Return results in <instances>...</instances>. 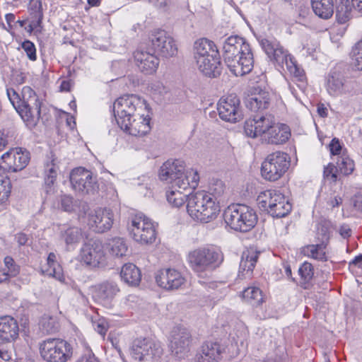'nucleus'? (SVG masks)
I'll return each mask as SVG.
<instances>
[{
  "label": "nucleus",
  "mask_w": 362,
  "mask_h": 362,
  "mask_svg": "<svg viewBox=\"0 0 362 362\" xmlns=\"http://www.w3.org/2000/svg\"><path fill=\"white\" fill-rule=\"evenodd\" d=\"M59 324L57 321L53 320L52 317L49 318L48 325H47V332H55L59 330Z\"/></svg>",
  "instance_id": "56"
},
{
  "label": "nucleus",
  "mask_w": 362,
  "mask_h": 362,
  "mask_svg": "<svg viewBox=\"0 0 362 362\" xmlns=\"http://www.w3.org/2000/svg\"><path fill=\"white\" fill-rule=\"evenodd\" d=\"M129 229L133 239L141 244L152 243L156 240L155 225L143 214H136L132 217Z\"/></svg>",
  "instance_id": "11"
},
{
  "label": "nucleus",
  "mask_w": 362,
  "mask_h": 362,
  "mask_svg": "<svg viewBox=\"0 0 362 362\" xmlns=\"http://www.w3.org/2000/svg\"><path fill=\"white\" fill-rule=\"evenodd\" d=\"M76 362H100L98 358L92 353L81 356Z\"/></svg>",
  "instance_id": "55"
},
{
  "label": "nucleus",
  "mask_w": 362,
  "mask_h": 362,
  "mask_svg": "<svg viewBox=\"0 0 362 362\" xmlns=\"http://www.w3.org/2000/svg\"><path fill=\"white\" fill-rule=\"evenodd\" d=\"M72 356V346L66 341L47 337V362H66Z\"/></svg>",
  "instance_id": "14"
},
{
  "label": "nucleus",
  "mask_w": 362,
  "mask_h": 362,
  "mask_svg": "<svg viewBox=\"0 0 362 362\" xmlns=\"http://www.w3.org/2000/svg\"><path fill=\"white\" fill-rule=\"evenodd\" d=\"M22 47L30 60L33 61L36 59V49L33 42L29 40H26L23 42Z\"/></svg>",
  "instance_id": "51"
},
{
  "label": "nucleus",
  "mask_w": 362,
  "mask_h": 362,
  "mask_svg": "<svg viewBox=\"0 0 362 362\" xmlns=\"http://www.w3.org/2000/svg\"><path fill=\"white\" fill-rule=\"evenodd\" d=\"M15 239L20 245H25L28 241V235L23 233H17Z\"/></svg>",
  "instance_id": "57"
},
{
  "label": "nucleus",
  "mask_w": 362,
  "mask_h": 362,
  "mask_svg": "<svg viewBox=\"0 0 362 362\" xmlns=\"http://www.w3.org/2000/svg\"><path fill=\"white\" fill-rule=\"evenodd\" d=\"M330 152L333 155H339L341 151V146L338 139H333L329 144Z\"/></svg>",
  "instance_id": "54"
},
{
  "label": "nucleus",
  "mask_w": 362,
  "mask_h": 362,
  "mask_svg": "<svg viewBox=\"0 0 362 362\" xmlns=\"http://www.w3.org/2000/svg\"><path fill=\"white\" fill-rule=\"evenodd\" d=\"M30 160L29 152L22 148H13L3 154L0 160V170L17 172L24 169Z\"/></svg>",
  "instance_id": "15"
},
{
  "label": "nucleus",
  "mask_w": 362,
  "mask_h": 362,
  "mask_svg": "<svg viewBox=\"0 0 362 362\" xmlns=\"http://www.w3.org/2000/svg\"><path fill=\"white\" fill-rule=\"evenodd\" d=\"M7 269L8 271L6 272L8 274L10 277L16 276L19 272V267L16 264Z\"/></svg>",
  "instance_id": "58"
},
{
  "label": "nucleus",
  "mask_w": 362,
  "mask_h": 362,
  "mask_svg": "<svg viewBox=\"0 0 362 362\" xmlns=\"http://www.w3.org/2000/svg\"><path fill=\"white\" fill-rule=\"evenodd\" d=\"M314 13L322 19L330 18L334 13L333 0H311Z\"/></svg>",
  "instance_id": "36"
},
{
  "label": "nucleus",
  "mask_w": 362,
  "mask_h": 362,
  "mask_svg": "<svg viewBox=\"0 0 362 362\" xmlns=\"http://www.w3.org/2000/svg\"><path fill=\"white\" fill-rule=\"evenodd\" d=\"M223 58L230 71L236 76L250 73L254 66V58L250 45L238 35L228 37L224 41Z\"/></svg>",
  "instance_id": "1"
},
{
  "label": "nucleus",
  "mask_w": 362,
  "mask_h": 362,
  "mask_svg": "<svg viewBox=\"0 0 362 362\" xmlns=\"http://www.w3.org/2000/svg\"><path fill=\"white\" fill-rule=\"evenodd\" d=\"M259 253L254 248H250L243 252L239 267L238 276L240 279H250L252 277Z\"/></svg>",
  "instance_id": "29"
},
{
  "label": "nucleus",
  "mask_w": 362,
  "mask_h": 362,
  "mask_svg": "<svg viewBox=\"0 0 362 362\" xmlns=\"http://www.w3.org/2000/svg\"><path fill=\"white\" fill-rule=\"evenodd\" d=\"M217 110L220 118L226 122L236 123L243 119L240 101L235 95L221 98L217 105Z\"/></svg>",
  "instance_id": "17"
},
{
  "label": "nucleus",
  "mask_w": 362,
  "mask_h": 362,
  "mask_svg": "<svg viewBox=\"0 0 362 362\" xmlns=\"http://www.w3.org/2000/svg\"><path fill=\"white\" fill-rule=\"evenodd\" d=\"M105 250L111 257L121 258L127 255L128 245L124 238L115 237L107 240Z\"/></svg>",
  "instance_id": "34"
},
{
  "label": "nucleus",
  "mask_w": 362,
  "mask_h": 362,
  "mask_svg": "<svg viewBox=\"0 0 362 362\" xmlns=\"http://www.w3.org/2000/svg\"><path fill=\"white\" fill-rule=\"evenodd\" d=\"M327 90L329 95L338 96L350 90L349 83L341 74L332 72L327 81Z\"/></svg>",
  "instance_id": "33"
},
{
  "label": "nucleus",
  "mask_w": 362,
  "mask_h": 362,
  "mask_svg": "<svg viewBox=\"0 0 362 362\" xmlns=\"http://www.w3.org/2000/svg\"><path fill=\"white\" fill-rule=\"evenodd\" d=\"M61 237L66 245H75L81 242L83 238V235L81 228L75 226H64L61 229Z\"/></svg>",
  "instance_id": "39"
},
{
  "label": "nucleus",
  "mask_w": 362,
  "mask_h": 362,
  "mask_svg": "<svg viewBox=\"0 0 362 362\" xmlns=\"http://www.w3.org/2000/svg\"><path fill=\"white\" fill-rule=\"evenodd\" d=\"M122 279L130 286H137L141 279V272L134 264H125L120 272Z\"/></svg>",
  "instance_id": "35"
},
{
  "label": "nucleus",
  "mask_w": 362,
  "mask_h": 362,
  "mask_svg": "<svg viewBox=\"0 0 362 362\" xmlns=\"http://www.w3.org/2000/svg\"><path fill=\"white\" fill-rule=\"evenodd\" d=\"M271 97L269 92L259 88H255L245 99V105L250 111L261 112L268 109Z\"/></svg>",
  "instance_id": "24"
},
{
  "label": "nucleus",
  "mask_w": 362,
  "mask_h": 362,
  "mask_svg": "<svg viewBox=\"0 0 362 362\" xmlns=\"http://www.w3.org/2000/svg\"><path fill=\"white\" fill-rule=\"evenodd\" d=\"M61 206L62 209L65 211H70L72 209V198L69 196H63L61 197L60 205L58 204L57 206L54 207L59 208Z\"/></svg>",
  "instance_id": "52"
},
{
  "label": "nucleus",
  "mask_w": 362,
  "mask_h": 362,
  "mask_svg": "<svg viewBox=\"0 0 362 362\" xmlns=\"http://www.w3.org/2000/svg\"><path fill=\"white\" fill-rule=\"evenodd\" d=\"M103 248L102 243L98 240L85 244L81 252L82 260L91 267L98 266L105 261Z\"/></svg>",
  "instance_id": "22"
},
{
  "label": "nucleus",
  "mask_w": 362,
  "mask_h": 362,
  "mask_svg": "<svg viewBox=\"0 0 362 362\" xmlns=\"http://www.w3.org/2000/svg\"><path fill=\"white\" fill-rule=\"evenodd\" d=\"M159 177L161 180L170 182L174 187L187 190L198 186L199 176L197 170H185L182 160H167L160 168Z\"/></svg>",
  "instance_id": "4"
},
{
  "label": "nucleus",
  "mask_w": 362,
  "mask_h": 362,
  "mask_svg": "<svg viewBox=\"0 0 362 362\" xmlns=\"http://www.w3.org/2000/svg\"><path fill=\"white\" fill-rule=\"evenodd\" d=\"M69 180L72 189L83 195L94 194L98 189L93 173L82 167L76 168L71 171Z\"/></svg>",
  "instance_id": "13"
},
{
  "label": "nucleus",
  "mask_w": 362,
  "mask_h": 362,
  "mask_svg": "<svg viewBox=\"0 0 362 362\" xmlns=\"http://www.w3.org/2000/svg\"><path fill=\"white\" fill-rule=\"evenodd\" d=\"M71 89V82L68 81H63L60 85V90L62 91H69Z\"/></svg>",
  "instance_id": "62"
},
{
  "label": "nucleus",
  "mask_w": 362,
  "mask_h": 362,
  "mask_svg": "<svg viewBox=\"0 0 362 362\" xmlns=\"http://www.w3.org/2000/svg\"><path fill=\"white\" fill-rule=\"evenodd\" d=\"M262 48L270 61L284 69V66L291 74L296 77L301 76L302 71L298 66L293 57L276 40L262 39Z\"/></svg>",
  "instance_id": "7"
},
{
  "label": "nucleus",
  "mask_w": 362,
  "mask_h": 362,
  "mask_svg": "<svg viewBox=\"0 0 362 362\" xmlns=\"http://www.w3.org/2000/svg\"><path fill=\"white\" fill-rule=\"evenodd\" d=\"M350 264H354L358 268H362V254L356 256L351 262Z\"/></svg>",
  "instance_id": "61"
},
{
  "label": "nucleus",
  "mask_w": 362,
  "mask_h": 362,
  "mask_svg": "<svg viewBox=\"0 0 362 362\" xmlns=\"http://www.w3.org/2000/svg\"><path fill=\"white\" fill-rule=\"evenodd\" d=\"M148 105L145 100L134 94L124 95L117 99L113 104L114 115L117 123L147 112Z\"/></svg>",
  "instance_id": "9"
},
{
  "label": "nucleus",
  "mask_w": 362,
  "mask_h": 362,
  "mask_svg": "<svg viewBox=\"0 0 362 362\" xmlns=\"http://www.w3.org/2000/svg\"><path fill=\"white\" fill-rule=\"evenodd\" d=\"M47 274L54 278L61 283H65V276L62 267L57 262L56 254L50 252L47 257Z\"/></svg>",
  "instance_id": "38"
},
{
  "label": "nucleus",
  "mask_w": 362,
  "mask_h": 362,
  "mask_svg": "<svg viewBox=\"0 0 362 362\" xmlns=\"http://www.w3.org/2000/svg\"><path fill=\"white\" fill-rule=\"evenodd\" d=\"M18 325L17 321L9 315L0 317V341L11 342L18 337Z\"/></svg>",
  "instance_id": "30"
},
{
  "label": "nucleus",
  "mask_w": 362,
  "mask_h": 362,
  "mask_svg": "<svg viewBox=\"0 0 362 362\" xmlns=\"http://www.w3.org/2000/svg\"><path fill=\"white\" fill-rule=\"evenodd\" d=\"M317 112L319 115L322 117H327V110L323 105H319L317 107Z\"/></svg>",
  "instance_id": "63"
},
{
  "label": "nucleus",
  "mask_w": 362,
  "mask_h": 362,
  "mask_svg": "<svg viewBox=\"0 0 362 362\" xmlns=\"http://www.w3.org/2000/svg\"><path fill=\"white\" fill-rule=\"evenodd\" d=\"M14 139L13 132L8 130L0 131V151L11 143Z\"/></svg>",
  "instance_id": "48"
},
{
  "label": "nucleus",
  "mask_w": 362,
  "mask_h": 362,
  "mask_svg": "<svg viewBox=\"0 0 362 362\" xmlns=\"http://www.w3.org/2000/svg\"><path fill=\"white\" fill-rule=\"evenodd\" d=\"M157 284L165 290H175L185 283V278L175 269H164L157 272L156 274Z\"/></svg>",
  "instance_id": "21"
},
{
  "label": "nucleus",
  "mask_w": 362,
  "mask_h": 362,
  "mask_svg": "<svg viewBox=\"0 0 362 362\" xmlns=\"http://www.w3.org/2000/svg\"><path fill=\"white\" fill-rule=\"evenodd\" d=\"M187 190L174 187L173 185L170 187V190L166 192V198L169 204L175 207L182 206L185 202H187L189 197L191 195L190 189Z\"/></svg>",
  "instance_id": "37"
},
{
  "label": "nucleus",
  "mask_w": 362,
  "mask_h": 362,
  "mask_svg": "<svg viewBox=\"0 0 362 362\" xmlns=\"http://www.w3.org/2000/svg\"><path fill=\"white\" fill-rule=\"evenodd\" d=\"M150 42L155 53L163 57H172L177 54V47L174 39L163 30L153 32Z\"/></svg>",
  "instance_id": "16"
},
{
  "label": "nucleus",
  "mask_w": 362,
  "mask_h": 362,
  "mask_svg": "<svg viewBox=\"0 0 362 362\" xmlns=\"http://www.w3.org/2000/svg\"><path fill=\"white\" fill-rule=\"evenodd\" d=\"M289 156L282 151L269 154L261 168L262 177L269 181H276L281 177L290 166Z\"/></svg>",
  "instance_id": "10"
},
{
  "label": "nucleus",
  "mask_w": 362,
  "mask_h": 362,
  "mask_svg": "<svg viewBox=\"0 0 362 362\" xmlns=\"http://www.w3.org/2000/svg\"><path fill=\"white\" fill-rule=\"evenodd\" d=\"M119 291V289L115 282L105 281L95 287L93 297L95 301L107 306Z\"/></svg>",
  "instance_id": "27"
},
{
  "label": "nucleus",
  "mask_w": 362,
  "mask_h": 362,
  "mask_svg": "<svg viewBox=\"0 0 362 362\" xmlns=\"http://www.w3.org/2000/svg\"><path fill=\"white\" fill-rule=\"evenodd\" d=\"M338 168L336 167L332 163H329L326 167L324 168L323 175L324 177L327 179H329L333 182H336L337 180V172H338Z\"/></svg>",
  "instance_id": "49"
},
{
  "label": "nucleus",
  "mask_w": 362,
  "mask_h": 362,
  "mask_svg": "<svg viewBox=\"0 0 362 362\" xmlns=\"http://www.w3.org/2000/svg\"><path fill=\"white\" fill-rule=\"evenodd\" d=\"M113 217L112 210L100 208L89 215L88 224L94 231L104 233L112 228Z\"/></svg>",
  "instance_id": "23"
},
{
  "label": "nucleus",
  "mask_w": 362,
  "mask_h": 362,
  "mask_svg": "<svg viewBox=\"0 0 362 362\" xmlns=\"http://www.w3.org/2000/svg\"><path fill=\"white\" fill-rule=\"evenodd\" d=\"M58 168L54 163V159L52 160V167L49 168V175L47 176V187L54 186L57 176Z\"/></svg>",
  "instance_id": "50"
},
{
  "label": "nucleus",
  "mask_w": 362,
  "mask_h": 362,
  "mask_svg": "<svg viewBox=\"0 0 362 362\" xmlns=\"http://www.w3.org/2000/svg\"><path fill=\"white\" fill-rule=\"evenodd\" d=\"M223 348L217 342L208 341L204 343L200 353L197 356V362H218Z\"/></svg>",
  "instance_id": "32"
},
{
  "label": "nucleus",
  "mask_w": 362,
  "mask_h": 362,
  "mask_svg": "<svg viewBox=\"0 0 362 362\" xmlns=\"http://www.w3.org/2000/svg\"><path fill=\"white\" fill-rule=\"evenodd\" d=\"M303 253L317 260L325 262L327 259L324 243L308 245L303 248Z\"/></svg>",
  "instance_id": "43"
},
{
  "label": "nucleus",
  "mask_w": 362,
  "mask_h": 362,
  "mask_svg": "<svg viewBox=\"0 0 362 362\" xmlns=\"http://www.w3.org/2000/svg\"><path fill=\"white\" fill-rule=\"evenodd\" d=\"M194 59L197 64H200L203 67L205 58L218 57L219 55L218 50L214 42L202 38L197 40L194 43Z\"/></svg>",
  "instance_id": "25"
},
{
  "label": "nucleus",
  "mask_w": 362,
  "mask_h": 362,
  "mask_svg": "<svg viewBox=\"0 0 362 362\" xmlns=\"http://www.w3.org/2000/svg\"><path fill=\"white\" fill-rule=\"evenodd\" d=\"M205 59L204 68L200 66V64H197L199 70L209 77L214 78L220 75L221 71L220 56L218 57L205 58Z\"/></svg>",
  "instance_id": "41"
},
{
  "label": "nucleus",
  "mask_w": 362,
  "mask_h": 362,
  "mask_svg": "<svg viewBox=\"0 0 362 362\" xmlns=\"http://www.w3.org/2000/svg\"><path fill=\"white\" fill-rule=\"evenodd\" d=\"M147 112H141V115L132 117L127 120H119V127L126 133L134 136H141L148 134L151 130V118Z\"/></svg>",
  "instance_id": "18"
},
{
  "label": "nucleus",
  "mask_w": 362,
  "mask_h": 362,
  "mask_svg": "<svg viewBox=\"0 0 362 362\" xmlns=\"http://www.w3.org/2000/svg\"><path fill=\"white\" fill-rule=\"evenodd\" d=\"M131 354L135 360L139 361L157 359L163 354L160 343L151 338H139L134 341Z\"/></svg>",
  "instance_id": "12"
},
{
  "label": "nucleus",
  "mask_w": 362,
  "mask_h": 362,
  "mask_svg": "<svg viewBox=\"0 0 362 362\" xmlns=\"http://www.w3.org/2000/svg\"><path fill=\"white\" fill-rule=\"evenodd\" d=\"M191 334L184 327H175L170 339V348L173 354L177 358H184L189 351Z\"/></svg>",
  "instance_id": "20"
},
{
  "label": "nucleus",
  "mask_w": 362,
  "mask_h": 362,
  "mask_svg": "<svg viewBox=\"0 0 362 362\" xmlns=\"http://www.w3.org/2000/svg\"><path fill=\"white\" fill-rule=\"evenodd\" d=\"M93 326H94L95 330L98 334H100V335H102L103 337L105 335V334L107 331V329H108V325L106 322H105L104 320H100L97 322H95L93 323Z\"/></svg>",
  "instance_id": "53"
},
{
  "label": "nucleus",
  "mask_w": 362,
  "mask_h": 362,
  "mask_svg": "<svg viewBox=\"0 0 362 362\" xmlns=\"http://www.w3.org/2000/svg\"><path fill=\"white\" fill-rule=\"evenodd\" d=\"M224 259L220 248L213 245L199 247L189 251L187 260L191 269L202 274L219 267Z\"/></svg>",
  "instance_id": "5"
},
{
  "label": "nucleus",
  "mask_w": 362,
  "mask_h": 362,
  "mask_svg": "<svg viewBox=\"0 0 362 362\" xmlns=\"http://www.w3.org/2000/svg\"><path fill=\"white\" fill-rule=\"evenodd\" d=\"M339 232L340 235L344 238L349 237L351 233L350 228L346 226H341L340 228Z\"/></svg>",
  "instance_id": "60"
},
{
  "label": "nucleus",
  "mask_w": 362,
  "mask_h": 362,
  "mask_svg": "<svg viewBox=\"0 0 362 362\" xmlns=\"http://www.w3.org/2000/svg\"><path fill=\"white\" fill-rule=\"evenodd\" d=\"M337 164L340 173L344 175H350L354 170V163L353 160L346 156L339 157L337 160Z\"/></svg>",
  "instance_id": "46"
},
{
  "label": "nucleus",
  "mask_w": 362,
  "mask_h": 362,
  "mask_svg": "<svg viewBox=\"0 0 362 362\" xmlns=\"http://www.w3.org/2000/svg\"><path fill=\"white\" fill-rule=\"evenodd\" d=\"M274 117L270 114L257 115L245 122L244 131L250 138L265 136L271 125H273Z\"/></svg>",
  "instance_id": "19"
},
{
  "label": "nucleus",
  "mask_w": 362,
  "mask_h": 362,
  "mask_svg": "<svg viewBox=\"0 0 362 362\" xmlns=\"http://www.w3.org/2000/svg\"><path fill=\"white\" fill-rule=\"evenodd\" d=\"M336 6V18L339 23L344 24L349 21L351 17L354 1L349 0H338Z\"/></svg>",
  "instance_id": "40"
},
{
  "label": "nucleus",
  "mask_w": 362,
  "mask_h": 362,
  "mask_svg": "<svg viewBox=\"0 0 362 362\" xmlns=\"http://www.w3.org/2000/svg\"><path fill=\"white\" fill-rule=\"evenodd\" d=\"M298 273L303 284H308L314 275L313 267L310 263L305 262L299 267Z\"/></svg>",
  "instance_id": "47"
},
{
  "label": "nucleus",
  "mask_w": 362,
  "mask_h": 362,
  "mask_svg": "<svg viewBox=\"0 0 362 362\" xmlns=\"http://www.w3.org/2000/svg\"><path fill=\"white\" fill-rule=\"evenodd\" d=\"M214 186V188L211 187L212 193L199 191L189 197L187 209L193 219L202 223H209L217 217L220 206L215 199V195L222 194L224 186L222 182H217Z\"/></svg>",
  "instance_id": "3"
},
{
  "label": "nucleus",
  "mask_w": 362,
  "mask_h": 362,
  "mask_svg": "<svg viewBox=\"0 0 362 362\" xmlns=\"http://www.w3.org/2000/svg\"><path fill=\"white\" fill-rule=\"evenodd\" d=\"M225 223L230 228L240 232H247L255 227L257 216L255 211L246 205L228 206L223 213Z\"/></svg>",
  "instance_id": "6"
},
{
  "label": "nucleus",
  "mask_w": 362,
  "mask_h": 362,
  "mask_svg": "<svg viewBox=\"0 0 362 362\" xmlns=\"http://www.w3.org/2000/svg\"><path fill=\"white\" fill-rule=\"evenodd\" d=\"M352 1H354V8L362 14V0H352Z\"/></svg>",
  "instance_id": "64"
},
{
  "label": "nucleus",
  "mask_w": 362,
  "mask_h": 362,
  "mask_svg": "<svg viewBox=\"0 0 362 362\" xmlns=\"http://www.w3.org/2000/svg\"><path fill=\"white\" fill-rule=\"evenodd\" d=\"M134 57L139 70L146 74L154 73L159 65V59L149 52L137 49L134 53Z\"/></svg>",
  "instance_id": "26"
},
{
  "label": "nucleus",
  "mask_w": 362,
  "mask_h": 362,
  "mask_svg": "<svg viewBox=\"0 0 362 362\" xmlns=\"http://www.w3.org/2000/svg\"><path fill=\"white\" fill-rule=\"evenodd\" d=\"M290 136L289 127L286 124H276L274 120L273 125H271L264 136V139L268 144L278 145L286 142Z\"/></svg>",
  "instance_id": "31"
},
{
  "label": "nucleus",
  "mask_w": 362,
  "mask_h": 362,
  "mask_svg": "<svg viewBox=\"0 0 362 362\" xmlns=\"http://www.w3.org/2000/svg\"><path fill=\"white\" fill-rule=\"evenodd\" d=\"M30 17L28 18L29 24L25 27L28 33L37 34L42 30L43 10L40 0H31L30 3Z\"/></svg>",
  "instance_id": "28"
},
{
  "label": "nucleus",
  "mask_w": 362,
  "mask_h": 362,
  "mask_svg": "<svg viewBox=\"0 0 362 362\" xmlns=\"http://www.w3.org/2000/svg\"><path fill=\"white\" fill-rule=\"evenodd\" d=\"M342 202V199L340 197H335L333 199H331L328 204L332 207L339 206Z\"/></svg>",
  "instance_id": "59"
},
{
  "label": "nucleus",
  "mask_w": 362,
  "mask_h": 362,
  "mask_svg": "<svg viewBox=\"0 0 362 362\" xmlns=\"http://www.w3.org/2000/svg\"><path fill=\"white\" fill-rule=\"evenodd\" d=\"M259 207L272 216L281 218L291 211V204L278 190L269 189L259 193L257 198Z\"/></svg>",
  "instance_id": "8"
},
{
  "label": "nucleus",
  "mask_w": 362,
  "mask_h": 362,
  "mask_svg": "<svg viewBox=\"0 0 362 362\" xmlns=\"http://www.w3.org/2000/svg\"><path fill=\"white\" fill-rule=\"evenodd\" d=\"M350 57L351 64L357 70H362V39L352 47Z\"/></svg>",
  "instance_id": "45"
},
{
  "label": "nucleus",
  "mask_w": 362,
  "mask_h": 362,
  "mask_svg": "<svg viewBox=\"0 0 362 362\" xmlns=\"http://www.w3.org/2000/svg\"><path fill=\"white\" fill-rule=\"evenodd\" d=\"M6 95L13 107L28 127L33 128L40 120L44 124L41 117L42 101L30 87H23L21 95L14 88H7Z\"/></svg>",
  "instance_id": "2"
},
{
  "label": "nucleus",
  "mask_w": 362,
  "mask_h": 362,
  "mask_svg": "<svg viewBox=\"0 0 362 362\" xmlns=\"http://www.w3.org/2000/svg\"><path fill=\"white\" fill-rule=\"evenodd\" d=\"M243 299L252 306H258L264 301L262 291L256 286H249L243 291Z\"/></svg>",
  "instance_id": "42"
},
{
  "label": "nucleus",
  "mask_w": 362,
  "mask_h": 362,
  "mask_svg": "<svg viewBox=\"0 0 362 362\" xmlns=\"http://www.w3.org/2000/svg\"><path fill=\"white\" fill-rule=\"evenodd\" d=\"M11 192V182L10 179L0 174V205L6 204Z\"/></svg>",
  "instance_id": "44"
}]
</instances>
